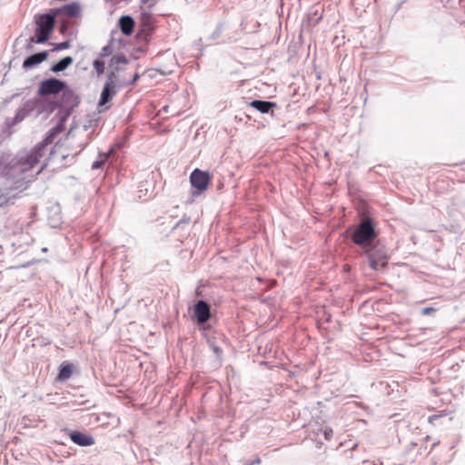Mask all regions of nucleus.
Segmentation results:
<instances>
[{"mask_svg":"<svg viewBox=\"0 0 465 465\" xmlns=\"http://www.w3.org/2000/svg\"><path fill=\"white\" fill-rule=\"evenodd\" d=\"M56 109L57 103L54 99L41 96L29 99L16 111L15 117L6 118L5 124L8 128H11L28 116L34 115L37 117L41 114L50 115Z\"/></svg>","mask_w":465,"mask_h":465,"instance_id":"obj_1","label":"nucleus"},{"mask_svg":"<svg viewBox=\"0 0 465 465\" xmlns=\"http://www.w3.org/2000/svg\"><path fill=\"white\" fill-rule=\"evenodd\" d=\"M379 232L376 229L375 222L372 218L366 216L361 219L351 233V242L360 246L361 251L378 239Z\"/></svg>","mask_w":465,"mask_h":465,"instance_id":"obj_2","label":"nucleus"},{"mask_svg":"<svg viewBox=\"0 0 465 465\" xmlns=\"http://www.w3.org/2000/svg\"><path fill=\"white\" fill-rule=\"evenodd\" d=\"M361 252L367 257L371 269L376 272L385 271L390 260V254L386 246L380 240L363 249Z\"/></svg>","mask_w":465,"mask_h":465,"instance_id":"obj_3","label":"nucleus"},{"mask_svg":"<svg viewBox=\"0 0 465 465\" xmlns=\"http://www.w3.org/2000/svg\"><path fill=\"white\" fill-rule=\"evenodd\" d=\"M55 16L53 12H49L42 15H38L35 17V35L30 37V42H35V44H45L50 38L55 25Z\"/></svg>","mask_w":465,"mask_h":465,"instance_id":"obj_4","label":"nucleus"},{"mask_svg":"<svg viewBox=\"0 0 465 465\" xmlns=\"http://www.w3.org/2000/svg\"><path fill=\"white\" fill-rule=\"evenodd\" d=\"M60 98L55 100L57 103L58 116L64 117L68 119V117L73 113L74 109L77 107L80 104L79 96L66 85V88L63 90L60 94Z\"/></svg>","mask_w":465,"mask_h":465,"instance_id":"obj_5","label":"nucleus"},{"mask_svg":"<svg viewBox=\"0 0 465 465\" xmlns=\"http://www.w3.org/2000/svg\"><path fill=\"white\" fill-rule=\"evenodd\" d=\"M190 183L194 191L192 192V196L196 197L204 192L212 181V175L207 171H203L195 168L190 174Z\"/></svg>","mask_w":465,"mask_h":465,"instance_id":"obj_6","label":"nucleus"},{"mask_svg":"<svg viewBox=\"0 0 465 465\" xmlns=\"http://www.w3.org/2000/svg\"><path fill=\"white\" fill-rule=\"evenodd\" d=\"M66 88V83L55 77L43 80L38 87L37 94L41 97L49 98L51 95L60 94Z\"/></svg>","mask_w":465,"mask_h":465,"instance_id":"obj_7","label":"nucleus"},{"mask_svg":"<svg viewBox=\"0 0 465 465\" xmlns=\"http://www.w3.org/2000/svg\"><path fill=\"white\" fill-rule=\"evenodd\" d=\"M44 150L36 145L30 152L24 155H21L18 159L17 165L21 172H26L31 170L35 164H37L44 154Z\"/></svg>","mask_w":465,"mask_h":465,"instance_id":"obj_8","label":"nucleus"},{"mask_svg":"<svg viewBox=\"0 0 465 465\" xmlns=\"http://www.w3.org/2000/svg\"><path fill=\"white\" fill-rule=\"evenodd\" d=\"M193 313L198 324H204L211 319V306L204 300H199L193 306Z\"/></svg>","mask_w":465,"mask_h":465,"instance_id":"obj_9","label":"nucleus"},{"mask_svg":"<svg viewBox=\"0 0 465 465\" xmlns=\"http://www.w3.org/2000/svg\"><path fill=\"white\" fill-rule=\"evenodd\" d=\"M58 117L59 119L56 124L48 131L45 139L40 143L37 144L43 150L45 149L46 145L52 143L54 138L64 130V124L67 119L62 116Z\"/></svg>","mask_w":465,"mask_h":465,"instance_id":"obj_10","label":"nucleus"},{"mask_svg":"<svg viewBox=\"0 0 465 465\" xmlns=\"http://www.w3.org/2000/svg\"><path fill=\"white\" fill-rule=\"evenodd\" d=\"M54 16L64 15L68 17H76L81 13V5L77 2L65 4L60 7L51 9Z\"/></svg>","mask_w":465,"mask_h":465,"instance_id":"obj_11","label":"nucleus"},{"mask_svg":"<svg viewBox=\"0 0 465 465\" xmlns=\"http://www.w3.org/2000/svg\"><path fill=\"white\" fill-rule=\"evenodd\" d=\"M48 57V51H41L39 53L33 54L27 56L23 62V68L25 70L32 69L35 66H37L44 61H45Z\"/></svg>","mask_w":465,"mask_h":465,"instance_id":"obj_12","label":"nucleus"},{"mask_svg":"<svg viewBox=\"0 0 465 465\" xmlns=\"http://www.w3.org/2000/svg\"><path fill=\"white\" fill-rule=\"evenodd\" d=\"M70 439L74 443L81 447L92 446L94 443V440L91 435L77 430L70 433Z\"/></svg>","mask_w":465,"mask_h":465,"instance_id":"obj_13","label":"nucleus"},{"mask_svg":"<svg viewBox=\"0 0 465 465\" xmlns=\"http://www.w3.org/2000/svg\"><path fill=\"white\" fill-rule=\"evenodd\" d=\"M117 89L114 85L104 84L98 101L99 106H104L115 96Z\"/></svg>","mask_w":465,"mask_h":465,"instance_id":"obj_14","label":"nucleus"},{"mask_svg":"<svg viewBox=\"0 0 465 465\" xmlns=\"http://www.w3.org/2000/svg\"><path fill=\"white\" fill-rule=\"evenodd\" d=\"M250 106L254 108L255 110L259 111L262 114H268L273 108L277 107V104L274 102H271V101L252 100L250 103Z\"/></svg>","mask_w":465,"mask_h":465,"instance_id":"obj_15","label":"nucleus"},{"mask_svg":"<svg viewBox=\"0 0 465 465\" xmlns=\"http://www.w3.org/2000/svg\"><path fill=\"white\" fill-rule=\"evenodd\" d=\"M134 25V20L131 15H123L118 22L119 28L124 35H132Z\"/></svg>","mask_w":465,"mask_h":465,"instance_id":"obj_16","label":"nucleus"},{"mask_svg":"<svg viewBox=\"0 0 465 465\" xmlns=\"http://www.w3.org/2000/svg\"><path fill=\"white\" fill-rule=\"evenodd\" d=\"M74 62V59L72 56H65L59 60L57 63L53 64L50 68V70L53 73H60L67 69Z\"/></svg>","mask_w":465,"mask_h":465,"instance_id":"obj_17","label":"nucleus"},{"mask_svg":"<svg viewBox=\"0 0 465 465\" xmlns=\"http://www.w3.org/2000/svg\"><path fill=\"white\" fill-rule=\"evenodd\" d=\"M73 374V365L67 363L66 361L63 362L59 368V372L57 375V379L59 381H65L69 379Z\"/></svg>","mask_w":465,"mask_h":465,"instance_id":"obj_18","label":"nucleus"},{"mask_svg":"<svg viewBox=\"0 0 465 465\" xmlns=\"http://www.w3.org/2000/svg\"><path fill=\"white\" fill-rule=\"evenodd\" d=\"M113 153L114 149H110L107 153H99L97 159L92 163V169L96 170L102 168Z\"/></svg>","mask_w":465,"mask_h":465,"instance_id":"obj_19","label":"nucleus"},{"mask_svg":"<svg viewBox=\"0 0 465 465\" xmlns=\"http://www.w3.org/2000/svg\"><path fill=\"white\" fill-rule=\"evenodd\" d=\"M118 70H119L118 67H113V69H111L108 72L105 84H110L116 87V85L118 84V75H117Z\"/></svg>","mask_w":465,"mask_h":465,"instance_id":"obj_20","label":"nucleus"},{"mask_svg":"<svg viewBox=\"0 0 465 465\" xmlns=\"http://www.w3.org/2000/svg\"><path fill=\"white\" fill-rule=\"evenodd\" d=\"M87 132V126L84 125V129L82 131V133L84 134V139L80 141V143H78V147H79V150L76 152V153H80L81 151L84 150V148L89 143L90 140H91V136H92V133H88L86 134Z\"/></svg>","mask_w":465,"mask_h":465,"instance_id":"obj_21","label":"nucleus"},{"mask_svg":"<svg viewBox=\"0 0 465 465\" xmlns=\"http://www.w3.org/2000/svg\"><path fill=\"white\" fill-rule=\"evenodd\" d=\"M128 60L124 54H116L111 58V67H118L120 64H127Z\"/></svg>","mask_w":465,"mask_h":465,"instance_id":"obj_22","label":"nucleus"},{"mask_svg":"<svg viewBox=\"0 0 465 465\" xmlns=\"http://www.w3.org/2000/svg\"><path fill=\"white\" fill-rule=\"evenodd\" d=\"M93 66L98 75L104 74V61H102L100 59H96L94 61Z\"/></svg>","mask_w":465,"mask_h":465,"instance_id":"obj_23","label":"nucleus"},{"mask_svg":"<svg viewBox=\"0 0 465 465\" xmlns=\"http://www.w3.org/2000/svg\"><path fill=\"white\" fill-rule=\"evenodd\" d=\"M70 46H71L70 41L66 40V41H64V42H61V43H58V44H54V48L52 49V51L64 50V49H68Z\"/></svg>","mask_w":465,"mask_h":465,"instance_id":"obj_24","label":"nucleus"},{"mask_svg":"<svg viewBox=\"0 0 465 465\" xmlns=\"http://www.w3.org/2000/svg\"><path fill=\"white\" fill-rule=\"evenodd\" d=\"M191 218L189 216L183 215V217L175 223L173 229L183 228L189 224Z\"/></svg>","mask_w":465,"mask_h":465,"instance_id":"obj_25","label":"nucleus"},{"mask_svg":"<svg viewBox=\"0 0 465 465\" xmlns=\"http://www.w3.org/2000/svg\"><path fill=\"white\" fill-rule=\"evenodd\" d=\"M320 431L322 433V435L326 440H330L333 435V430L330 427H325V428L320 430Z\"/></svg>","mask_w":465,"mask_h":465,"instance_id":"obj_26","label":"nucleus"},{"mask_svg":"<svg viewBox=\"0 0 465 465\" xmlns=\"http://www.w3.org/2000/svg\"><path fill=\"white\" fill-rule=\"evenodd\" d=\"M113 47L111 45H107L102 48L101 56H108L112 54Z\"/></svg>","mask_w":465,"mask_h":465,"instance_id":"obj_27","label":"nucleus"},{"mask_svg":"<svg viewBox=\"0 0 465 465\" xmlns=\"http://www.w3.org/2000/svg\"><path fill=\"white\" fill-rule=\"evenodd\" d=\"M261 462V459L258 456H255L252 460H247L243 465H258Z\"/></svg>","mask_w":465,"mask_h":465,"instance_id":"obj_28","label":"nucleus"},{"mask_svg":"<svg viewBox=\"0 0 465 465\" xmlns=\"http://www.w3.org/2000/svg\"><path fill=\"white\" fill-rule=\"evenodd\" d=\"M433 312H435L434 308H432V307H425V308L422 309L421 313L423 315H429V314H430Z\"/></svg>","mask_w":465,"mask_h":465,"instance_id":"obj_29","label":"nucleus"},{"mask_svg":"<svg viewBox=\"0 0 465 465\" xmlns=\"http://www.w3.org/2000/svg\"><path fill=\"white\" fill-rule=\"evenodd\" d=\"M105 1L108 2V3H111L113 5H119L122 2L129 3L132 0H105Z\"/></svg>","mask_w":465,"mask_h":465,"instance_id":"obj_30","label":"nucleus"},{"mask_svg":"<svg viewBox=\"0 0 465 465\" xmlns=\"http://www.w3.org/2000/svg\"><path fill=\"white\" fill-rule=\"evenodd\" d=\"M76 135L75 131L73 129H70L66 134L67 140H70L71 138H74Z\"/></svg>","mask_w":465,"mask_h":465,"instance_id":"obj_31","label":"nucleus"},{"mask_svg":"<svg viewBox=\"0 0 465 465\" xmlns=\"http://www.w3.org/2000/svg\"><path fill=\"white\" fill-rule=\"evenodd\" d=\"M212 348L216 355H221L223 353V350L220 347L212 345Z\"/></svg>","mask_w":465,"mask_h":465,"instance_id":"obj_32","label":"nucleus"},{"mask_svg":"<svg viewBox=\"0 0 465 465\" xmlns=\"http://www.w3.org/2000/svg\"><path fill=\"white\" fill-rule=\"evenodd\" d=\"M139 78V74L135 73L133 76V79L128 83V84H134Z\"/></svg>","mask_w":465,"mask_h":465,"instance_id":"obj_33","label":"nucleus"},{"mask_svg":"<svg viewBox=\"0 0 465 465\" xmlns=\"http://www.w3.org/2000/svg\"><path fill=\"white\" fill-rule=\"evenodd\" d=\"M33 43H34V42H30V41H29V43H28V44H27V45H26V49H27V50H30V49H32V48H33V45H32V44H33Z\"/></svg>","mask_w":465,"mask_h":465,"instance_id":"obj_34","label":"nucleus"},{"mask_svg":"<svg viewBox=\"0 0 465 465\" xmlns=\"http://www.w3.org/2000/svg\"><path fill=\"white\" fill-rule=\"evenodd\" d=\"M66 30V26L65 25H61V33L64 34Z\"/></svg>","mask_w":465,"mask_h":465,"instance_id":"obj_35","label":"nucleus"},{"mask_svg":"<svg viewBox=\"0 0 465 465\" xmlns=\"http://www.w3.org/2000/svg\"><path fill=\"white\" fill-rule=\"evenodd\" d=\"M42 252H47V248H46V247L43 248V249H42Z\"/></svg>","mask_w":465,"mask_h":465,"instance_id":"obj_36","label":"nucleus"}]
</instances>
